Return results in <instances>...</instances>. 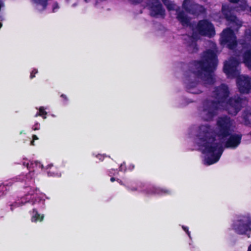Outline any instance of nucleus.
I'll return each instance as SVG.
<instances>
[{
  "mask_svg": "<svg viewBox=\"0 0 251 251\" xmlns=\"http://www.w3.org/2000/svg\"><path fill=\"white\" fill-rule=\"evenodd\" d=\"M217 127L214 129L208 124L190 128L191 137L193 130L196 131L194 142L205 154L203 163L210 165L217 162L224 150V147L234 149L241 143L242 135L233 133L235 128L234 120L227 116L218 118Z\"/></svg>",
  "mask_w": 251,
  "mask_h": 251,
  "instance_id": "1",
  "label": "nucleus"
},
{
  "mask_svg": "<svg viewBox=\"0 0 251 251\" xmlns=\"http://www.w3.org/2000/svg\"><path fill=\"white\" fill-rule=\"evenodd\" d=\"M229 91L227 86L222 84L215 87L212 92L213 100H204L199 108V114L204 121H211L217 114L218 109H225L232 115H236L242 107L248 103L246 98L235 96L227 100Z\"/></svg>",
  "mask_w": 251,
  "mask_h": 251,
  "instance_id": "2",
  "label": "nucleus"
},
{
  "mask_svg": "<svg viewBox=\"0 0 251 251\" xmlns=\"http://www.w3.org/2000/svg\"><path fill=\"white\" fill-rule=\"evenodd\" d=\"M176 10L178 21L183 26H189L193 31L191 36L187 34L183 35V39L188 51L191 53L195 52L198 50L196 42L199 38V35L213 37L215 34L214 27L210 22L206 20H201L197 24L194 23H191L190 19L184 12H179L177 8Z\"/></svg>",
  "mask_w": 251,
  "mask_h": 251,
  "instance_id": "3",
  "label": "nucleus"
},
{
  "mask_svg": "<svg viewBox=\"0 0 251 251\" xmlns=\"http://www.w3.org/2000/svg\"><path fill=\"white\" fill-rule=\"evenodd\" d=\"M210 44L212 49L203 52L201 60L194 62L196 70L193 74L198 79H201L204 84L214 83V72L216 69L218 62L216 45L212 42H210Z\"/></svg>",
  "mask_w": 251,
  "mask_h": 251,
  "instance_id": "4",
  "label": "nucleus"
},
{
  "mask_svg": "<svg viewBox=\"0 0 251 251\" xmlns=\"http://www.w3.org/2000/svg\"><path fill=\"white\" fill-rule=\"evenodd\" d=\"M239 55L231 57L224 63L223 70L228 78L236 77V83L239 92L242 94H248L251 91V77L239 75Z\"/></svg>",
  "mask_w": 251,
  "mask_h": 251,
  "instance_id": "5",
  "label": "nucleus"
},
{
  "mask_svg": "<svg viewBox=\"0 0 251 251\" xmlns=\"http://www.w3.org/2000/svg\"><path fill=\"white\" fill-rule=\"evenodd\" d=\"M125 187L129 192L142 193L147 196H162L172 193V190L169 189L148 185L138 180L127 181Z\"/></svg>",
  "mask_w": 251,
  "mask_h": 251,
  "instance_id": "6",
  "label": "nucleus"
},
{
  "mask_svg": "<svg viewBox=\"0 0 251 251\" xmlns=\"http://www.w3.org/2000/svg\"><path fill=\"white\" fill-rule=\"evenodd\" d=\"M25 189L24 195L20 198L24 205L29 203L33 206L37 205V207L41 208H45V201L46 199L49 200V197L41 193L37 188L27 186Z\"/></svg>",
  "mask_w": 251,
  "mask_h": 251,
  "instance_id": "7",
  "label": "nucleus"
},
{
  "mask_svg": "<svg viewBox=\"0 0 251 251\" xmlns=\"http://www.w3.org/2000/svg\"><path fill=\"white\" fill-rule=\"evenodd\" d=\"M22 163L29 171L26 174H21L19 177V179L25 178V183L33 182L38 175L45 170L43 165L37 160H29L26 158H23Z\"/></svg>",
  "mask_w": 251,
  "mask_h": 251,
  "instance_id": "8",
  "label": "nucleus"
},
{
  "mask_svg": "<svg viewBox=\"0 0 251 251\" xmlns=\"http://www.w3.org/2000/svg\"><path fill=\"white\" fill-rule=\"evenodd\" d=\"M233 229L241 235H246L250 237L251 234V218L249 215L241 216L233 222Z\"/></svg>",
  "mask_w": 251,
  "mask_h": 251,
  "instance_id": "9",
  "label": "nucleus"
},
{
  "mask_svg": "<svg viewBox=\"0 0 251 251\" xmlns=\"http://www.w3.org/2000/svg\"><path fill=\"white\" fill-rule=\"evenodd\" d=\"M244 38L239 41L243 49L246 50L243 54V62L251 70V28L246 30Z\"/></svg>",
  "mask_w": 251,
  "mask_h": 251,
  "instance_id": "10",
  "label": "nucleus"
},
{
  "mask_svg": "<svg viewBox=\"0 0 251 251\" xmlns=\"http://www.w3.org/2000/svg\"><path fill=\"white\" fill-rule=\"evenodd\" d=\"M220 43L222 46H226L229 50L235 49L237 46V41L233 30L227 28L223 31L221 34Z\"/></svg>",
  "mask_w": 251,
  "mask_h": 251,
  "instance_id": "11",
  "label": "nucleus"
},
{
  "mask_svg": "<svg viewBox=\"0 0 251 251\" xmlns=\"http://www.w3.org/2000/svg\"><path fill=\"white\" fill-rule=\"evenodd\" d=\"M182 7L187 12L196 16L205 14V9L203 6L194 3L192 0H184Z\"/></svg>",
  "mask_w": 251,
  "mask_h": 251,
  "instance_id": "12",
  "label": "nucleus"
},
{
  "mask_svg": "<svg viewBox=\"0 0 251 251\" xmlns=\"http://www.w3.org/2000/svg\"><path fill=\"white\" fill-rule=\"evenodd\" d=\"M230 8V7L229 5H223L222 12L226 20L230 22L231 27L233 28L235 30H238L242 26V23L235 16L231 14V10H229Z\"/></svg>",
  "mask_w": 251,
  "mask_h": 251,
  "instance_id": "13",
  "label": "nucleus"
},
{
  "mask_svg": "<svg viewBox=\"0 0 251 251\" xmlns=\"http://www.w3.org/2000/svg\"><path fill=\"white\" fill-rule=\"evenodd\" d=\"M151 15L154 17H164L165 10L159 0H151L150 4Z\"/></svg>",
  "mask_w": 251,
  "mask_h": 251,
  "instance_id": "14",
  "label": "nucleus"
},
{
  "mask_svg": "<svg viewBox=\"0 0 251 251\" xmlns=\"http://www.w3.org/2000/svg\"><path fill=\"white\" fill-rule=\"evenodd\" d=\"M203 85L200 82L196 81H190L186 84L187 91L192 94H200L202 92V87Z\"/></svg>",
  "mask_w": 251,
  "mask_h": 251,
  "instance_id": "15",
  "label": "nucleus"
},
{
  "mask_svg": "<svg viewBox=\"0 0 251 251\" xmlns=\"http://www.w3.org/2000/svg\"><path fill=\"white\" fill-rule=\"evenodd\" d=\"M34 207L32 210L30 212L31 216V221L32 222L36 223L38 222H42L44 219V215L39 213L37 209H44V208H41L37 207V205L33 206Z\"/></svg>",
  "mask_w": 251,
  "mask_h": 251,
  "instance_id": "16",
  "label": "nucleus"
},
{
  "mask_svg": "<svg viewBox=\"0 0 251 251\" xmlns=\"http://www.w3.org/2000/svg\"><path fill=\"white\" fill-rule=\"evenodd\" d=\"M49 176L60 177L61 173L57 170H55L52 163L49 164L45 167V170Z\"/></svg>",
  "mask_w": 251,
  "mask_h": 251,
  "instance_id": "17",
  "label": "nucleus"
},
{
  "mask_svg": "<svg viewBox=\"0 0 251 251\" xmlns=\"http://www.w3.org/2000/svg\"><path fill=\"white\" fill-rule=\"evenodd\" d=\"M20 175L16 176L13 178L7 179L4 182H1L2 183V186H4V188L6 189H7V191L9 189V187L11 186H12L13 183L15 182L18 181H24L25 182V178L23 179H19Z\"/></svg>",
  "mask_w": 251,
  "mask_h": 251,
  "instance_id": "18",
  "label": "nucleus"
},
{
  "mask_svg": "<svg viewBox=\"0 0 251 251\" xmlns=\"http://www.w3.org/2000/svg\"><path fill=\"white\" fill-rule=\"evenodd\" d=\"M24 204L20 198H17L14 201H9L7 204V207L9 208L11 211H13L16 208L23 206Z\"/></svg>",
  "mask_w": 251,
  "mask_h": 251,
  "instance_id": "19",
  "label": "nucleus"
},
{
  "mask_svg": "<svg viewBox=\"0 0 251 251\" xmlns=\"http://www.w3.org/2000/svg\"><path fill=\"white\" fill-rule=\"evenodd\" d=\"M48 0H32L37 4V8L39 10H43L46 9L48 4Z\"/></svg>",
  "mask_w": 251,
  "mask_h": 251,
  "instance_id": "20",
  "label": "nucleus"
},
{
  "mask_svg": "<svg viewBox=\"0 0 251 251\" xmlns=\"http://www.w3.org/2000/svg\"><path fill=\"white\" fill-rule=\"evenodd\" d=\"M243 118L245 125H251V112L245 111L243 114Z\"/></svg>",
  "mask_w": 251,
  "mask_h": 251,
  "instance_id": "21",
  "label": "nucleus"
},
{
  "mask_svg": "<svg viewBox=\"0 0 251 251\" xmlns=\"http://www.w3.org/2000/svg\"><path fill=\"white\" fill-rule=\"evenodd\" d=\"M164 4L166 6L169 11L176 10V5L174 2L170 0H161Z\"/></svg>",
  "mask_w": 251,
  "mask_h": 251,
  "instance_id": "22",
  "label": "nucleus"
},
{
  "mask_svg": "<svg viewBox=\"0 0 251 251\" xmlns=\"http://www.w3.org/2000/svg\"><path fill=\"white\" fill-rule=\"evenodd\" d=\"M47 112L45 111V109L44 107H40L39 109V111L35 115V117H36L37 116H41L43 119L46 118Z\"/></svg>",
  "mask_w": 251,
  "mask_h": 251,
  "instance_id": "23",
  "label": "nucleus"
},
{
  "mask_svg": "<svg viewBox=\"0 0 251 251\" xmlns=\"http://www.w3.org/2000/svg\"><path fill=\"white\" fill-rule=\"evenodd\" d=\"M7 192V189H6L2 186V183L0 182V197L5 195Z\"/></svg>",
  "mask_w": 251,
  "mask_h": 251,
  "instance_id": "24",
  "label": "nucleus"
},
{
  "mask_svg": "<svg viewBox=\"0 0 251 251\" xmlns=\"http://www.w3.org/2000/svg\"><path fill=\"white\" fill-rule=\"evenodd\" d=\"M31 128L33 130H38L40 129V124L38 122H35L32 125Z\"/></svg>",
  "mask_w": 251,
  "mask_h": 251,
  "instance_id": "25",
  "label": "nucleus"
},
{
  "mask_svg": "<svg viewBox=\"0 0 251 251\" xmlns=\"http://www.w3.org/2000/svg\"><path fill=\"white\" fill-rule=\"evenodd\" d=\"M181 226L183 230L186 233L190 240H191V233L190 231L189 230L188 227L184 226Z\"/></svg>",
  "mask_w": 251,
  "mask_h": 251,
  "instance_id": "26",
  "label": "nucleus"
},
{
  "mask_svg": "<svg viewBox=\"0 0 251 251\" xmlns=\"http://www.w3.org/2000/svg\"><path fill=\"white\" fill-rule=\"evenodd\" d=\"M60 97L63 99L62 100V102L63 103V104L64 105L67 104L69 100H68V99L67 96L64 95V94H62Z\"/></svg>",
  "mask_w": 251,
  "mask_h": 251,
  "instance_id": "27",
  "label": "nucleus"
},
{
  "mask_svg": "<svg viewBox=\"0 0 251 251\" xmlns=\"http://www.w3.org/2000/svg\"><path fill=\"white\" fill-rule=\"evenodd\" d=\"M93 155L95 156L96 157L98 158L100 161H102L104 159V158H105V157L106 156V155H105L104 154H98L95 155L94 153H93Z\"/></svg>",
  "mask_w": 251,
  "mask_h": 251,
  "instance_id": "28",
  "label": "nucleus"
},
{
  "mask_svg": "<svg viewBox=\"0 0 251 251\" xmlns=\"http://www.w3.org/2000/svg\"><path fill=\"white\" fill-rule=\"evenodd\" d=\"M118 174V171L117 170H116V169H111L109 171L108 175L110 176H116Z\"/></svg>",
  "mask_w": 251,
  "mask_h": 251,
  "instance_id": "29",
  "label": "nucleus"
},
{
  "mask_svg": "<svg viewBox=\"0 0 251 251\" xmlns=\"http://www.w3.org/2000/svg\"><path fill=\"white\" fill-rule=\"evenodd\" d=\"M126 170V164L125 162L122 163L119 167V171L125 172Z\"/></svg>",
  "mask_w": 251,
  "mask_h": 251,
  "instance_id": "30",
  "label": "nucleus"
},
{
  "mask_svg": "<svg viewBox=\"0 0 251 251\" xmlns=\"http://www.w3.org/2000/svg\"><path fill=\"white\" fill-rule=\"evenodd\" d=\"M38 73V70L37 69H33L32 71L30 73V78H33L35 77V74H36Z\"/></svg>",
  "mask_w": 251,
  "mask_h": 251,
  "instance_id": "31",
  "label": "nucleus"
},
{
  "mask_svg": "<svg viewBox=\"0 0 251 251\" xmlns=\"http://www.w3.org/2000/svg\"><path fill=\"white\" fill-rule=\"evenodd\" d=\"M59 9V6L57 3H55L52 6V12H56Z\"/></svg>",
  "mask_w": 251,
  "mask_h": 251,
  "instance_id": "32",
  "label": "nucleus"
},
{
  "mask_svg": "<svg viewBox=\"0 0 251 251\" xmlns=\"http://www.w3.org/2000/svg\"><path fill=\"white\" fill-rule=\"evenodd\" d=\"M116 181L117 182H118V183L121 184V185H123L125 187V185H126V182L127 181H126L125 183H124L123 181H122L121 180H120V179H116Z\"/></svg>",
  "mask_w": 251,
  "mask_h": 251,
  "instance_id": "33",
  "label": "nucleus"
},
{
  "mask_svg": "<svg viewBox=\"0 0 251 251\" xmlns=\"http://www.w3.org/2000/svg\"><path fill=\"white\" fill-rule=\"evenodd\" d=\"M133 4H136L140 3L142 0H129Z\"/></svg>",
  "mask_w": 251,
  "mask_h": 251,
  "instance_id": "34",
  "label": "nucleus"
},
{
  "mask_svg": "<svg viewBox=\"0 0 251 251\" xmlns=\"http://www.w3.org/2000/svg\"><path fill=\"white\" fill-rule=\"evenodd\" d=\"M134 168V166L133 164H130L128 167V169L129 170H132Z\"/></svg>",
  "mask_w": 251,
  "mask_h": 251,
  "instance_id": "35",
  "label": "nucleus"
},
{
  "mask_svg": "<svg viewBox=\"0 0 251 251\" xmlns=\"http://www.w3.org/2000/svg\"><path fill=\"white\" fill-rule=\"evenodd\" d=\"M32 138H33V140H34V141L38 139V137L36 135H33L32 136Z\"/></svg>",
  "mask_w": 251,
  "mask_h": 251,
  "instance_id": "36",
  "label": "nucleus"
},
{
  "mask_svg": "<svg viewBox=\"0 0 251 251\" xmlns=\"http://www.w3.org/2000/svg\"><path fill=\"white\" fill-rule=\"evenodd\" d=\"M231 2L236 3L239 0H229Z\"/></svg>",
  "mask_w": 251,
  "mask_h": 251,
  "instance_id": "37",
  "label": "nucleus"
},
{
  "mask_svg": "<svg viewBox=\"0 0 251 251\" xmlns=\"http://www.w3.org/2000/svg\"><path fill=\"white\" fill-rule=\"evenodd\" d=\"M115 180H116V179H115V177H111V178H110V181H111V182H113V181H115Z\"/></svg>",
  "mask_w": 251,
  "mask_h": 251,
  "instance_id": "38",
  "label": "nucleus"
},
{
  "mask_svg": "<svg viewBox=\"0 0 251 251\" xmlns=\"http://www.w3.org/2000/svg\"><path fill=\"white\" fill-rule=\"evenodd\" d=\"M4 20V17L2 15H0V21H2Z\"/></svg>",
  "mask_w": 251,
  "mask_h": 251,
  "instance_id": "39",
  "label": "nucleus"
},
{
  "mask_svg": "<svg viewBox=\"0 0 251 251\" xmlns=\"http://www.w3.org/2000/svg\"><path fill=\"white\" fill-rule=\"evenodd\" d=\"M30 145H32V146H34V140H32V141H31Z\"/></svg>",
  "mask_w": 251,
  "mask_h": 251,
  "instance_id": "40",
  "label": "nucleus"
},
{
  "mask_svg": "<svg viewBox=\"0 0 251 251\" xmlns=\"http://www.w3.org/2000/svg\"><path fill=\"white\" fill-rule=\"evenodd\" d=\"M248 251H251V244L248 247Z\"/></svg>",
  "mask_w": 251,
  "mask_h": 251,
  "instance_id": "41",
  "label": "nucleus"
},
{
  "mask_svg": "<svg viewBox=\"0 0 251 251\" xmlns=\"http://www.w3.org/2000/svg\"><path fill=\"white\" fill-rule=\"evenodd\" d=\"M2 24L1 23H0V28L2 26Z\"/></svg>",
  "mask_w": 251,
  "mask_h": 251,
  "instance_id": "42",
  "label": "nucleus"
},
{
  "mask_svg": "<svg viewBox=\"0 0 251 251\" xmlns=\"http://www.w3.org/2000/svg\"><path fill=\"white\" fill-rule=\"evenodd\" d=\"M76 5V4H74L73 5V6H74H74H75Z\"/></svg>",
  "mask_w": 251,
  "mask_h": 251,
  "instance_id": "43",
  "label": "nucleus"
},
{
  "mask_svg": "<svg viewBox=\"0 0 251 251\" xmlns=\"http://www.w3.org/2000/svg\"><path fill=\"white\" fill-rule=\"evenodd\" d=\"M89 0H85V2H87Z\"/></svg>",
  "mask_w": 251,
  "mask_h": 251,
  "instance_id": "44",
  "label": "nucleus"
},
{
  "mask_svg": "<svg viewBox=\"0 0 251 251\" xmlns=\"http://www.w3.org/2000/svg\"><path fill=\"white\" fill-rule=\"evenodd\" d=\"M22 133H23V132H20V134H22Z\"/></svg>",
  "mask_w": 251,
  "mask_h": 251,
  "instance_id": "45",
  "label": "nucleus"
},
{
  "mask_svg": "<svg viewBox=\"0 0 251 251\" xmlns=\"http://www.w3.org/2000/svg\"><path fill=\"white\" fill-rule=\"evenodd\" d=\"M22 133H23V132H20V134H22Z\"/></svg>",
  "mask_w": 251,
  "mask_h": 251,
  "instance_id": "46",
  "label": "nucleus"
}]
</instances>
